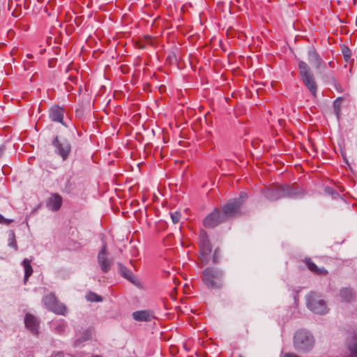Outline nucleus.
Returning a JSON list of instances; mask_svg holds the SVG:
<instances>
[{"mask_svg": "<svg viewBox=\"0 0 357 357\" xmlns=\"http://www.w3.org/2000/svg\"><path fill=\"white\" fill-rule=\"evenodd\" d=\"M13 222V220L5 218L2 215L0 214V224L8 225Z\"/></svg>", "mask_w": 357, "mask_h": 357, "instance_id": "bb28decb", "label": "nucleus"}, {"mask_svg": "<svg viewBox=\"0 0 357 357\" xmlns=\"http://www.w3.org/2000/svg\"><path fill=\"white\" fill-rule=\"evenodd\" d=\"M246 199L247 194L241 192L238 198L231 199L222 206L221 213L225 221L241 214V206Z\"/></svg>", "mask_w": 357, "mask_h": 357, "instance_id": "f03ea898", "label": "nucleus"}, {"mask_svg": "<svg viewBox=\"0 0 357 357\" xmlns=\"http://www.w3.org/2000/svg\"><path fill=\"white\" fill-rule=\"evenodd\" d=\"M343 159H344V161L347 163V158L344 157Z\"/></svg>", "mask_w": 357, "mask_h": 357, "instance_id": "473e14b6", "label": "nucleus"}, {"mask_svg": "<svg viewBox=\"0 0 357 357\" xmlns=\"http://www.w3.org/2000/svg\"><path fill=\"white\" fill-rule=\"evenodd\" d=\"M343 54L345 59L347 61L348 59L350 58L351 56V52L348 48H346V50H343Z\"/></svg>", "mask_w": 357, "mask_h": 357, "instance_id": "c85d7f7f", "label": "nucleus"}, {"mask_svg": "<svg viewBox=\"0 0 357 357\" xmlns=\"http://www.w3.org/2000/svg\"><path fill=\"white\" fill-rule=\"evenodd\" d=\"M66 322L63 319H61L56 323L55 331L58 333H62L65 331Z\"/></svg>", "mask_w": 357, "mask_h": 357, "instance_id": "4be33fe9", "label": "nucleus"}, {"mask_svg": "<svg viewBox=\"0 0 357 357\" xmlns=\"http://www.w3.org/2000/svg\"><path fill=\"white\" fill-rule=\"evenodd\" d=\"M170 214H171V218H172V222L174 224L178 223L181 218L180 213L178 211H175L174 213H171Z\"/></svg>", "mask_w": 357, "mask_h": 357, "instance_id": "b1692460", "label": "nucleus"}, {"mask_svg": "<svg viewBox=\"0 0 357 357\" xmlns=\"http://www.w3.org/2000/svg\"><path fill=\"white\" fill-rule=\"evenodd\" d=\"M239 357H245V356H242V355H240V356H239Z\"/></svg>", "mask_w": 357, "mask_h": 357, "instance_id": "58836bf2", "label": "nucleus"}, {"mask_svg": "<svg viewBox=\"0 0 357 357\" xmlns=\"http://www.w3.org/2000/svg\"><path fill=\"white\" fill-rule=\"evenodd\" d=\"M313 336L304 330L297 331L294 337V347L298 352H307L314 346Z\"/></svg>", "mask_w": 357, "mask_h": 357, "instance_id": "7ed1b4c3", "label": "nucleus"}, {"mask_svg": "<svg viewBox=\"0 0 357 357\" xmlns=\"http://www.w3.org/2000/svg\"><path fill=\"white\" fill-rule=\"evenodd\" d=\"M6 45L3 43H0V47H2L3 46Z\"/></svg>", "mask_w": 357, "mask_h": 357, "instance_id": "2f4dec72", "label": "nucleus"}, {"mask_svg": "<svg viewBox=\"0 0 357 357\" xmlns=\"http://www.w3.org/2000/svg\"><path fill=\"white\" fill-rule=\"evenodd\" d=\"M299 74L305 86L314 96L316 95L317 85L310 66L303 61H298Z\"/></svg>", "mask_w": 357, "mask_h": 357, "instance_id": "20e7f679", "label": "nucleus"}, {"mask_svg": "<svg viewBox=\"0 0 357 357\" xmlns=\"http://www.w3.org/2000/svg\"><path fill=\"white\" fill-rule=\"evenodd\" d=\"M178 162H181L179 160H175V163H178Z\"/></svg>", "mask_w": 357, "mask_h": 357, "instance_id": "e433bc0d", "label": "nucleus"}, {"mask_svg": "<svg viewBox=\"0 0 357 357\" xmlns=\"http://www.w3.org/2000/svg\"><path fill=\"white\" fill-rule=\"evenodd\" d=\"M49 115L52 121L61 123L63 126L68 127V125L63 121L64 115L63 108L54 105L50 109Z\"/></svg>", "mask_w": 357, "mask_h": 357, "instance_id": "4468645a", "label": "nucleus"}, {"mask_svg": "<svg viewBox=\"0 0 357 357\" xmlns=\"http://www.w3.org/2000/svg\"><path fill=\"white\" fill-rule=\"evenodd\" d=\"M225 221L220 208H215L204 219L203 225L205 227L213 228Z\"/></svg>", "mask_w": 357, "mask_h": 357, "instance_id": "9b49d317", "label": "nucleus"}, {"mask_svg": "<svg viewBox=\"0 0 357 357\" xmlns=\"http://www.w3.org/2000/svg\"><path fill=\"white\" fill-rule=\"evenodd\" d=\"M346 346L349 354L345 357H357V333L347 339Z\"/></svg>", "mask_w": 357, "mask_h": 357, "instance_id": "dca6fc26", "label": "nucleus"}, {"mask_svg": "<svg viewBox=\"0 0 357 357\" xmlns=\"http://www.w3.org/2000/svg\"><path fill=\"white\" fill-rule=\"evenodd\" d=\"M52 144L55 149V153L60 156H68L71 150L70 142L65 138L56 136L52 140Z\"/></svg>", "mask_w": 357, "mask_h": 357, "instance_id": "9d476101", "label": "nucleus"}, {"mask_svg": "<svg viewBox=\"0 0 357 357\" xmlns=\"http://www.w3.org/2000/svg\"><path fill=\"white\" fill-rule=\"evenodd\" d=\"M43 302L48 310L56 314L65 316L68 312L66 305L57 299L54 293H50L45 296L43 299Z\"/></svg>", "mask_w": 357, "mask_h": 357, "instance_id": "423d86ee", "label": "nucleus"}, {"mask_svg": "<svg viewBox=\"0 0 357 357\" xmlns=\"http://www.w3.org/2000/svg\"><path fill=\"white\" fill-rule=\"evenodd\" d=\"M27 57H28V58H31V57H32V55H31V54H28V55H27Z\"/></svg>", "mask_w": 357, "mask_h": 357, "instance_id": "c9c22d12", "label": "nucleus"}, {"mask_svg": "<svg viewBox=\"0 0 357 357\" xmlns=\"http://www.w3.org/2000/svg\"><path fill=\"white\" fill-rule=\"evenodd\" d=\"M219 250L216 249L213 253V261L214 264L218 263Z\"/></svg>", "mask_w": 357, "mask_h": 357, "instance_id": "cd10ccee", "label": "nucleus"}, {"mask_svg": "<svg viewBox=\"0 0 357 357\" xmlns=\"http://www.w3.org/2000/svg\"><path fill=\"white\" fill-rule=\"evenodd\" d=\"M8 245L10 247L13 248L15 250H17V249H18L17 242H16V240L15 238V235L13 233L12 234V236L10 238H9Z\"/></svg>", "mask_w": 357, "mask_h": 357, "instance_id": "393cba45", "label": "nucleus"}, {"mask_svg": "<svg viewBox=\"0 0 357 357\" xmlns=\"http://www.w3.org/2000/svg\"><path fill=\"white\" fill-rule=\"evenodd\" d=\"M304 262L307 268L317 275H326L328 271L324 268H318L310 258H305Z\"/></svg>", "mask_w": 357, "mask_h": 357, "instance_id": "a211bd4d", "label": "nucleus"}, {"mask_svg": "<svg viewBox=\"0 0 357 357\" xmlns=\"http://www.w3.org/2000/svg\"><path fill=\"white\" fill-rule=\"evenodd\" d=\"M119 266H120L119 271H120L121 274L124 278H126L129 281H130L131 282L135 283V277L133 275V273L130 270H128L126 267H125L122 265H119Z\"/></svg>", "mask_w": 357, "mask_h": 357, "instance_id": "412c9836", "label": "nucleus"}, {"mask_svg": "<svg viewBox=\"0 0 357 357\" xmlns=\"http://www.w3.org/2000/svg\"><path fill=\"white\" fill-rule=\"evenodd\" d=\"M307 307L316 314H323L328 312L326 304L321 296L314 292L307 296Z\"/></svg>", "mask_w": 357, "mask_h": 357, "instance_id": "0eeeda50", "label": "nucleus"}, {"mask_svg": "<svg viewBox=\"0 0 357 357\" xmlns=\"http://www.w3.org/2000/svg\"><path fill=\"white\" fill-rule=\"evenodd\" d=\"M24 324L26 328L33 335L38 334L39 321L38 319L31 314H25Z\"/></svg>", "mask_w": 357, "mask_h": 357, "instance_id": "ddd939ff", "label": "nucleus"}, {"mask_svg": "<svg viewBox=\"0 0 357 357\" xmlns=\"http://www.w3.org/2000/svg\"><path fill=\"white\" fill-rule=\"evenodd\" d=\"M22 265L24 267V283L26 282L29 278L32 275L33 273V268L31 265V260L28 259H24L22 263Z\"/></svg>", "mask_w": 357, "mask_h": 357, "instance_id": "6ab92c4d", "label": "nucleus"}, {"mask_svg": "<svg viewBox=\"0 0 357 357\" xmlns=\"http://www.w3.org/2000/svg\"><path fill=\"white\" fill-rule=\"evenodd\" d=\"M86 298L89 301H91V302H100L102 301V298L100 296H99L93 292H89L86 296Z\"/></svg>", "mask_w": 357, "mask_h": 357, "instance_id": "5701e85b", "label": "nucleus"}, {"mask_svg": "<svg viewBox=\"0 0 357 357\" xmlns=\"http://www.w3.org/2000/svg\"><path fill=\"white\" fill-rule=\"evenodd\" d=\"M62 202L63 199L61 196L57 193H54L47 199L46 205L50 210L52 211H57L60 209L62 205Z\"/></svg>", "mask_w": 357, "mask_h": 357, "instance_id": "2eb2a0df", "label": "nucleus"}, {"mask_svg": "<svg viewBox=\"0 0 357 357\" xmlns=\"http://www.w3.org/2000/svg\"><path fill=\"white\" fill-rule=\"evenodd\" d=\"M6 149V146L3 145V146H0V155L6 153L5 151Z\"/></svg>", "mask_w": 357, "mask_h": 357, "instance_id": "c756f323", "label": "nucleus"}, {"mask_svg": "<svg viewBox=\"0 0 357 357\" xmlns=\"http://www.w3.org/2000/svg\"><path fill=\"white\" fill-rule=\"evenodd\" d=\"M132 318L137 321H151L155 318L153 312L151 310H139L134 312Z\"/></svg>", "mask_w": 357, "mask_h": 357, "instance_id": "f3484780", "label": "nucleus"}, {"mask_svg": "<svg viewBox=\"0 0 357 357\" xmlns=\"http://www.w3.org/2000/svg\"><path fill=\"white\" fill-rule=\"evenodd\" d=\"M262 192L267 199L277 200L281 197L291 195L292 189L290 190L288 185L273 184L270 186L264 187Z\"/></svg>", "mask_w": 357, "mask_h": 357, "instance_id": "39448f33", "label": "nucleus"}, {"mask_svg": "<svg viewBox=\"0 0 357 357\" xmlns=\"http://www.w3.org/2000/svg\"><path fill=\"white\" fill-rule=\"evenodd\" d=\"M307 59L318 73H321L326 68V62L313 47H310L307 51Z\"/></svg>", "mask_w": 357, "mask_h": 357, "instance_id": "1a4fd4ad", "label": "nucleus"}, {"mask_svg": "<svg viewBox=\"0 0 357 357\" xmlns=\"http://www.w3.org/2000/svg\"><path fill=\"white\" fill-rule=\"evenodd\" d=\"M202 282L209 289H220L222 287L223 273L221 270L208 267L202 272Z\"/></svg>", "mask_w": 357, "mask_h": 357, "instance_id": "f257e3e1", "label": "nucleus"}, {"mask_svg": "<svg viewBox=\"0 0 357 357\" xmlns=\"http://www.w3.org/2000/svg\"><path fill=\"white\" fill-rule=\"evenodd\" d=\"M92 357H101L100 356H98V355H96V356H93Z\"/></svg>", "mask_w": 357, "mask_h": 357, "instance_id": "4c0bfd02", "label": "nucleus"}, {"mask_svg": "<svg viewBox=\"0 0 357 357\" xmlns=\"http://www.w3.org/2000/svg\"><path fill=\"white\" fill-rule=\"evenodd\" d=\"M199 247L200 252V259L204 264L208 262L209 255L212 250V246L209 241L207 233L201 229L199 236Z\"/></svg>", "mask_w": 357, "mask_h": 357, "instance_id": "6e6552de", "label": "nucleus"}, {"mask_svg": "<svg viewBox=\"0 0 357 357\" xmlns=\"http://www.w3.org/2000/svg\"><path fill=\"white\" fill-rule=\"evenodd\" d=\"M340 296L343 301L350 302L354 297V293L350 288H343L340 291Z\"/></svg>", "mask_w": 357, "mask_h": 357, "instance_id": "aec40b11", "label": "nucleus"}, {"mask_svg": "<svg viewBox=\"0 0 357 357\" xmlns=\"http://www.w3.org/2000/svg\"><path fill=\"white\" fill-rule=\"evenodd\" d=\"M261 159H262V158H257V162L259 161Z\"/></svg>", "mask_w": 357, "mask_h": 357, "instance_id": "f704fd0d", "label": "nucleus"}, {"mask_svg": "<svg viewBox=\"0 0 357 357\" xmlns=\"http://www.w3.org/2000/svg\"><path fill=\"white\" fill-rule=\"evenodd\" d=\"M10 3H12V0H8V6H10Z\"/></svg>", "mask_w": 357, "mask_h": 357, "instance_id": "72a5a7b5", "label": "nucleus"}, {"mask_svg": "<svg viewBox=\"0 0 357 357\" xmlns=\"http://www.w3.org/2000/svg\"><path fill=\"white\" fill-rule=\"evenodd\" d=\"M328 65L331 67V68H335V63L333 61H329L328 63Z\"/></svg>", "mask_w": 357, "mask_h": 357, "instance_id": "7c9ffc66", "label": "nucleus"}, {"mask_svg": "<svg viewBox=\"0 0 357 357\" xmlns=\"http://www.w3.org/2000/svg\"><path fill=\"white\" fill-rule=\"evenodd\" d=\"M98 261L103 273H107L112 266V261L107 257V245L104 243L98 255Z\"/></svg>", "mask_w": 357, "mask_h": 357, "instance_id": "f8f14e48", "label": "nucleus"}, {"mask_svg": "<svg viewBox=\"0 0 357 357\" xmlns=\"http://www.w3.org/2000/svg\"><path fill=\"white\" fill-rule=\"evenodd\" d=\"M92 336V331L91 329H87L83 333V336L82 337V341L84 342L91 338Z\"/></svg>", "mask_w": 357, "mask_h": 357, "instance_id": "a878e982", "label": "nucleus"}]
</instances>
